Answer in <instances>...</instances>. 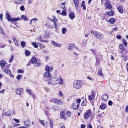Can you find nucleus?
<instances>
[{"instance_id":"36","label":"nucleus","mask_w":128,"mask_h":128,"mask_svg":"<svg viewBox=\"0 0 128 128\" xmlns=\"http://www.w3.org/2000/svg\"><path fill=\"white\" fill-rule=\"evenodd\" d=\"M21 45L22 48H24L26 45V43L22 41L21 43Z\"/></svg>"},{"instance_id":"6","label":"nucleus","mask_w":128,"mask_h":128,"mask_svg":"<svg viewBox=\"0 0 128 128\" xmlns=\"http://www.w3.org/2000/svg\"><path fill=\"white\" fill-rule=\"evenodd\" d=\"M15 112L14 110H11L8 111L5 113V115L7 116H10L11 115H14Z\"/></svg>"},{"instance_id":"31","label":"nucleus","mask_w":128,"mask_h":128,"mask_svg":"<svg viewBox=\"0 0 128 128\" xmlns=\"http://www.w3.org/2000/svg\"><path fill=\"white\" fill-rule=\"evenodd\" d=\"M19 20V18H11L10 21L12 22H16Z\"/></svg>"},{"instance_id":"4","label":"nucleus","mask_w":128,"mask_h":128,"mask_svg":"<svg viewBox=\"0 0 128 128\" xmlns=\"http://www.w3.org/2000/svg\"><path fill=\"white\" fill-rule=\"evenodd\" d=\"M91 114V110H88L86 111L84 114V117L85 118L88 119L90 116Z\"/></svg>"},{"instance_id":"21","label":"nucleus","mask_w":128,"mask_h":128,"mask_svg":"<svg viewBox=\"0 0 128 128\" xmlns=\"http://www.w3.org/2000/svg\"><path fill=\"white\" fill-rule=\"evenodd\" d=\"M12 38L15 45L16 46H18V44L17 40L14 37H12Z\"/></svg>"},{"instance_id":"52","label":"nucleus","mask_w":128,"mask_h":128,"mask_svg":"<svg viewBox=\"0 0 128 128\" xmlns=\"http://www.w3.org/2000/svg\"><path fill=\"white\" fill-rule=\"evenodd\" d=\"M122 41L125 45H126L127 44V43L126 40H125L124 39H123L122 40Z\"/></svg>"},{"instance_id":"40","label":"nucleus","mask_w":128,"mask_h":128,"mask_svg":"<svg viewBox=\"0 0 128 128\" xmlns=\"http://www.w3.org/2000/svg\"><path fill=\"white\" fill-rule=\"evenodd\" d=\"M67 30L65 28H62V33L63 34H64L66 32Z\"/></svg>"},{"instance_id":"1","label":"nucleus","mask_w":128,"mask_h":128,"mask_svg":"<svg viewBox=\"0 0 128 128\" xmlns=\"http://www.w3.org/2000/svg\"><path fill=\"white\" fill-rule=\"evenodd\" d=\"M60 81H58V78L56 77H53L50 78L48 81V83L50 85H55L57 84H63V80L60 76H59Z\"/></svg>"},{"instance_id":"59","label":"nucleus","mask_w":128,"mask_h":128,"mask_svg":"<svg viewBox=\"0 0 128 128\" xmlns=\"http://www.w3.org/2000/svg\"><path fill=\"white\" fill-rule=\"evenodd\" d=\"M53 18H54V22H56L57 21V19L54 16H53Z\"/></svg>"},{"instance_id":"7","label":"nucleus","mask_w":128,"mask_h":128,"mask_svg":"<svg viewBox=\"0 0 128 128\" xmlns=\"http://www.w3.org/2000/svg\"><path fill=\"white\" fill-rule=\"evenodd\" d=\"M79 105L75 102L73 103L72 105V107L74 110H77L79 106Z\"/></svg>"},{"instance_id":"53","label":"nucleus","mask_w":128,"mask_h":128,"mask_svg":"<svg viewBox=\"0 0 128 128\" xmlns=\"http://www.w3.org/2000/svg\"><path fill=\"white\" fill-rule=\"evenodd\" d=\"M10 64H7L4 68H5V69H8V68L10 67Z\"/></svg>"},{"instance_id":"62","label":"nucleus","mask_w":128,"mask_h":128,"mask_svg":"<svg viewBox=\"0 0 128 128\" xmlns=\"http://www.w3.org/2000/svg\"><path fill=\"white\" fill-rule=\"evenodd\" d=\"M5 91V90L4 89L0 91V94H4Z\"/></svg>"},{"instance_id":"30","label":"nucleus","mask_w":128,"mask_h":128,"mask_svg":"<svg viewBox=\"0 0 128 128\" xmlns=\"http://www.w3.org/2000/svg\"><path fill=\"white\" fill-rule=\"evenodd\" d=\"M50 72H45L44 75V76L45 77H48L50 76Z\"/></svg>"},{"instance_id":"22","label":"nucleus","mask_w":128,"mask_h":128,"mask_svg":"<svg viewBox=\"0 0 128 128\" xmlns=\"http://www.w3.org/2000/svg\"><path fill=\"white\" fill-rule=\"evenodd\" d=\"M118 9L119 12L121 13H123L124 10L123 9V8L121 6H119L118 8Z\"/></svg>"},{"instance_id":"29","label":"nucleus","mask_w":128,"mask_h":128,"mask_svg":"<svg viewBox=\"0 0 128 128\" xmlns=\"http://www.w3.org/2000/svg\"><path fill=\"white\" fill-rule=\"evenodd\" d=\"M115 21V19L114 18H111L109 20V22L111 23L112 24L114 23Z\"/></svg>"},{"instance_id":"11","label":"nucleus","mask_w":128,"mask_h":128,"mask_svg":"<svg viewBox=\"0 0 128 128\" xmlns=\"http://www.w3.org/2000/svg\"><path fill=\"white\" fill-rule=\"evenodd\" d=\"M2 70L5 73L7 74H9L11 73V71L8 69H5V68H4Z\"/></svg>"},{"instance_id":"41","label":"nucleus","mask_w":128,"mask_h":128,"mask_svg":"<svg viewBox=\"0 0 128 128\" xmlns=\"http://www.w3.org/2000/svg\"><path fill=\"white\" fill-rule=\"evenodd\" d=\"M120 48L122 50H124V48L123 46V44H120L119 46Z\"/></svg>"},{"instance_id":"51","label":"nucleus","mask_w":128,"mask_h":128,"mask_svg":"<svg viewBox=\"0 0 128 128\" xmlns=\"http://www.w3.org/2000/svg\"><path fill=\"white\" fill-rule=\"evenodd\" d=\"M74 48L76 49L78 51H80V50L79 49L78 47H77L76 46H75L74 44Z\"/></svg>"},{"instance_id":"38","label":"nucleus","mask_w":128,"mask_h":128,"mask_svg":"<svg viewBox=\"0 0 128 128\" xmlns=\"http://www.w3.org/2000/svg\"><path fill=\"white\" fill-rule=\"evenodd\" d=\"M91 33H92L96 37L99 33L98 32H97L96 31H94V32L91 31Z\"/></svg>"},{"instance_id":"16","label":"nucleus","mask_w":128,"mask_h":128,"mask_svg":"<svg viewBox=\"0 0 128 128\" xmlns=\"http://www.w3.org/2000/svg\"><path fill=\"white\" fill-rule=\"evenodd\" d=\"M66 4V3L65 2L59 4V6L60 8L65 10L66 9L65 7Z\"/></svg>"},{"instance_id":"5","label":"nucleus","mask_w":128,"mask_h":128,"mask_svg":"<svg viewBox=\"0 0 128 128\" xmlns=\"http://www.w3.org/2000/svg\"><path fill=\"white\" fill-rule=\"evenodd\" d=\"M105 6L107 8H108L110 10H111L112 9V6L108 0H106Z\"/></svg>"},{"instance_id":"32","label":"nucleus","mask_w":128,"mask_h":128,"mask_svg":"<svg viewBox=\"0 0 128 128\" xmlns=\"http://www.w3.org/2000/svg\"><path fill=\"white\" fill-rule=\"evenodd\" d=\"M30 52L28 50H25V55L27 56H29L30 54Z\"/></svg>"},{"instance_id":"24","label":"nucleus","mask_w":128,"mask_h":128,"mask_svg":"<svg viewBox=\"0 0 128 128\" xmlns=\"http://www.w3.org/2000/svg\"><path fill=\"white\" fill-rule=\"evenodd\" d=\"M106 108V104L104 103H102L100 106V108L102 110H104Z\"/></svg>"},{"instance_id":"13","label":"nucleus","mask_w":128,"mask_h":128,"mask_svg":"<svg viewBox=\"0 0 128 128\" xmlns=\"http://www.w3.org/2000/svg\"><path fill=\"white\" fill-rule=\"evenodd\" d=\"M108 96L106 94H104L101 97V98L104 101H106L108 98Z\"/></svg>"},{"instance_id":"25","label":"nucleus","mask_w":128,"mask_h":128,"mask_svg":"<svg viewBox=\"0 0 128 128\" xmlns=\"http://www.w3.org/2000/svg\"><path fill=\"white\" fill-rule=\"evenodd\" d=\"M6 18L8 20V21H10V20L11 19L10 17L9 14L8 13H7V12H6Z\"/></svg>"},{"instance_id":"19","label":"nucleus","mask_w":128,"mask_h":128,"mask_svg":"<svg viewBox=\"0 0 128 128\" xmlns=\"http://www.w3.org/2000/svg\"><path fill=\"white\" fill-rule=\"evenodd\" d=\"M69 17L70 18L73 20L75 17L74 14L73 12H71L69 14Z\"/></svg>"},{"instance_id":"35","label":"nucleus","mask_w":128,"mask_h":128,"mask_svg":"<svg viewBox=\"0 0 128 128\" xmlns=\"http://www.w3.org/2000/svg\"><path fill=\"white\" fill-rule=\"evenodd\" d=\"M14 56L13 55H11V57L9 61V62L10 63H11V62H12V61L14 60Z\"/></svg>"},{"instance_id":"10","label":"nucleus","mask_w":128,"mask_h":128,"mask_svg":"<svg viewBox=\"0 0 128 128\" xmlns=\"http://www.w3.org/2000/svg\"><path fill=\"white\" fill-rule=\"evenodd\" d=\"M6 63L4 60L1 61L0 62V64L1 68L2 70V68L6 65Z\"/></svg>"},{"instance_id":"43","label":"nucleus","mask_w":128,"mask_h":128,"mask_svg":"<svg viewBox=\"0 0 128 128\" xmlns=\"http://www.w3.org/2000/svg\"><path fill=\"white\" fill-rule=\"evenodd\" d=\"M0 32L2 34H3L5 35V34L4 32V30L2 29V27H0Z\"/></svg>"},{"instance_id":"34","label":"nucleus","mask_w":128,"mask_h":128,"mask_svg":"<svg viewBox=\"0 0 128 128\" xmlns=\"http://www.w3.org/2000/svg\"><path fill=\"white\" fill-rule=\"evenodd\" d=\"M22 19L25 21H28V19L26 18L25 16L24 15H22Z\"/></svg>"},{"instance_id":"45","label":"nucleus","mask_w":128,"mask_h":128,"mask_svg":"<svg viewBox=\"0 0 128 128\" xmlns=\"http://www.w3.org/2000/svg\"><path fill=\"white\" fill-rule=\"evenodd\" d=\"M65 115V113L64 112V111H61L60 112V116L62 117H64Z\"/></svg>"},{"instance_id":"55","label":"nucleus","mask_w":128,"mask_h":128,"mask_svg":"<svg viewBox=\"0 0 128 128\" xmlns=\"http://www.w3.org/2000/svg\"><path fill=\"white\" fill-rule=\"evenodd\" d=\"M117 29H118L117 27H116L115 28H112V32L116 31L117 30Z\"/></svg>"},{"instance_id":"48","label":"nucleus","mask_w":128,"mask_h":128,"mask_svg":"<svg viewBox=\"0 0 128 128\" xmlns=\"http://www.w3.org/2000/svg\"><path fill=\"white\" fill-rule=\"evenodd\" d=\"M22 76L21 75H18L16 77V79L18 80H19L20 78L22 77Z\"/></svg>"},{"instance_id":"50","label":"nucleus","mask_w":128,"mask_h":128,"mask_svg":"<svg viewBox=\"0 0 128 128\" xmlns=\"http://www.w3.org/2000/svg\"><path fill=\"white\" fill-rule=\"evenodd\" d=\"M20 9L22 11H24V10L25 8L23 5H22L20 6Z\"/></svg>"},{"instance_id":"37","label":"nucleus","mask_w":128,"mask_h":128,"mask_svg":"<svg viewBox=\"0 0 128 128\" xmlns=\"http://www.w3.org/2000/svg\"><path fill=\"white\" fill-rule=\"evenodd\" d=\"M60 15H62L63 16H66L67 14L65 10H63L62 12L60 13Z\"/></svg>"},{"instance_id":"58","label":"nucleus","mask_w":128,"mask_h":128,"mask_svg":"<svg viewBox=\"0 0 128 128\" xmlns=\"http://www.w3.org/2000/svg\"><path fill=\"white\" fill-rule=\"evenodd\" d=\"M125 112H128V106H127L125 108Z\"/></svg>"},{"instance_id":"56","label":"nucleus","mask_w":128,"mask_h":128,"mask_svg":"<svg viewBox=\"0 0 128 128\" xmlns=\"http://www.w3.org/2000/svg\"><path fill=\"white\" fill-rule=\"evenodd\" d=\"M112 102L111 100H109L108 102V104L109 106H112Z\"/></svg>"},{"instance_id":"60","label":"nucleus","mask_w":128,"mask_h":128,"mask_svg":"<svg viewBox=\"0 0 128 128\" xmlns=\"http://www.w3.org/2000/svg\"><path fill=\"white\" fill-rule=\"evenodd\" d=\"M66 113L68 115V116H70L71 115V113L69 111L67 112Z\"/></svg>"},{"instance_id":"54","label":"nucleus","mask_w":128,"mask_h":128,"mask_svg":"<svg viewBox=\"0 0 128 128\" xmlns=\"http://www.w3.org/2000/svg\"><path fill=\"white\" fill-rule=\"evenodd\" d=\"M63 94L62 92H58V96L60 97H62V96Z\"/></svg>"},{"instance_id":"14","label":"nucleus","mask_w":128,"mask_h":128,"mask_svg":"<svg viewBox=\"0 0 128 128\" xmlns=\"http://www.w3.org/2000/svg\"><path fill=\"white\" fill-rule=\"evenodd\" d=\"M74 46V44L73 43L70 44H68V46L67 49L68 50H70L72 49L73 48Z\"/></svg>"},{"instance_id":"23","label":"nucleus","mask_w":128,"mask_h":128,"mask_svg":"<svg viewBox=\"0 0 128 128\" xmlns=\"http://www.w3.org/2000/svg\"><path fill=\"white\" fill-rule=\"evenodd\" d=\"M16 4H22L23 2V0H14Z\"/></svg>"},{"instance_id":"12","label":"nucleus","mask_w":128,"mask_h":128,"mask_svg":"<svg viewBox=\"0 0 128 128\" xmlns=\"http://www.w3.org/2000/svg\"><path fill=\"white\" fill-rule=\"evenodd\" d=\"M73 0L75 4L76 10H77L78 8V6L79 1L78 0Z\"/></svg>"},{"instance_id":"8","label":"nucleus","mask_w":128,"mask_h":128,"mask_svg":"<svg viewBox=\"0 0 128 128\" xmlns=\"http://www.w3.org/2000/svg\"><path fill=\"white\" fill-rule=\"evenodd\" d=\"M53 68L52 66H46L45 68V70H46V72H50L53 70Z\"/></svg>"},{"instance_id":"3","label":"nucleus","mask_w":128,"mask_h":128,"mask_svg":"<svg viewBox=\"0 0 128 128\" xmlns=\"http://www.w3.org/2000/svg\"><path fill=\"white\" fill-rule=\"evenodd\" d=\"M51 100L54 103L57 104L62 105L63 103L62 100H60L57 99L52 98H51Z\"/></svg>"},{"instance_id":"61","label":"nucleus","mask_w":128,"mask_h":128,"mask_svg":"<svg viewBox=\"0 0 128 128\" xmlns=\"http://www.w3.org/2000/svg\"><path fill=\"white\" fill-rule=\"evenodd\" d=\"M116 38L118 39H120L121 38L122 36H121L120 35H118L116 36Z\"/></svg>"},{"instance_id":"17","label":"nucleus","mask_w":128,"mask_h":128,"mask_svg":"<svg viewBox=\"0 0 128 128\" xmlns=\"http://www.w3.org/2000/svg\"><path fill=\"white\" fill-rule=\"evenodd\" d=\"M95 96L94 94L93 93H92L91 95H90L88 96V98L90 100H92L95 97Z\"/></svg>"},{"instance_id":"20","label":"nucleus","mask_w":128,"mask_h":128,"mask_svg":"<svg viewBox=\"0 0 128 128\" xmlns=\"http://www.w3.org/2000/svg\"><path fill=\"white\" fill-rule=\"evenodd\" d=\"M102 69L101 68L98 70V75L101 76H103V75L102 74Z\"/></svg>"},{"instance_id":"44","label":"nucleus","mask_w":128,"mask_h":128,"mask_svg":"<svg viewBox=\"0 0 128 128\" xmlns=\"http://www.w3.org/2000/svg\"><path fill=\"white\" fill-rule=\"evenodd\" d=\"M32 45L35 48H37L38 47V46L34 42H32Z\"/></svg>"},{"instance_id":"33","label":"nucleus","mask_w":128,"mask_h":128,"mask_svg":"<svg viewBox=\"0 0 128 128\" xmlns=\"http://www.w3.org/2000/svg\"><path fill=\"white\" fill-rule=\"evenodd\" d=\"M39 122L40 124L42 126H45V124L44 123L45 122L44 120H40Z\"/></svg>"},{"instance_id":"26","label":"nucleus","mask_w":128,"mask_h":128,"mask_svg":"<svg viewBox=\"0 0 128 128\" xmlns=\"http://www.w3.org/2000/svg\"><path fill=\"white\" fill-rule=\"evenodd\" d=\"M107 14L108 16H112L114 15V12L113 11L111 10L108 12Z\"/></svg>"},{"instance_id":"2","label":"nucleus","mask_w":128,"mask_h":128,"mask_svg":"<svg viewBox=\"0 0 128 128\" xmlns=\"http://www.w3.org/2000/svg\"><path fill=\"white\" fill-rule=\"evenodd\" d=\"M82 83L79 80H76L74 81L73 84L74 87L76 89H79L82 86Z\"/></svg>"},{"instance_id":"47","label":"nucleus","mask_w":128,"mask_h":128,"mask_svg":"<svg viewBox=\"0 0 128 128\" xmlns=\"http://www.w3.org/2000/svg\"><path fill=\"white\" fill-rule=\"evenodd\" d=\"M50 126L51 128H53V121L50 120Z\"/></svg>"},{"instance_id":"64","label":"nucleus","mask_w":128,"mask_h":128,"mask_svg":"<svg viewBox=\"0 0 128 128\" xmlns=\"http://www.w3.org/2000/svg\"><path fill=\"white\" fill-rule=\"evenodd\" d=\"M88 128H92L91 124H89L88 126Z\"/></svg>"},{"instance_id":"57","label":"nucleus","mask_w":128,"mask_h":128,"mask_svg":"<svg viewBox=\"0 0 128 128\" xmlns=\"http://www.w3.org/2000/svg\"><path fill=\"white\" fill-rule=\"evenodd\" d=\"M39 46L41 48H45V46H44L43 44H40Z\"/></svg>"},{"instance_id":"18","label":"nucleus","mask_w":128,"mask_h":128,"mask_svg":"<svg viewBox=\"0 0 128 128\" xmlns=\"http://www.w3.org/2000/svg\"><path fill=\"white\" fill-rule=\"evenodd\" d=\"M24 124L26 127H29L30 126V122L29 121H27L26 122H24Z\"/></svg>"},{"instance_id":"39","label":"nucleus","mask_w":128,"mask_h":128,"mask_svg":"<svg viewBox=\"0 0 128 128\" xmlns=\"http://www.w3.org/2000/svg\"><path fill=\"white\" fill-rule=\"evenodd\" d=\"M26 90L27 92L29 94H31V92L30 91V89L28 88V87H27L26 89Z\"/></svg>"},{"instance_id":"28","label":"nucleus","mask_w":128,"mask_h":128,"mask_svg":"<svg viewBox=\"0 0 128 128\" xmlns=\"http://www.w3.org/2000/svg\"><path fill=\"white\" fill-rule=\"evenodd\" d=\"M96 38L100 39H101L103 38L102 35L100 33H98Z\"/></svg>"},{"instance_id":"63","label":"nucleus","mask_w":128,"mask_h":128,"mask_svg":"<svg viewBox=\"0 0 128 128\" xmlns=\"http://www.w3.org/2000/svg\"><path fill=\"white\" fill-rule=\"evenodd\" d=\"M2 16H3L2 14V13H1L0 14V19L1 20V21H2Z\"/></svg>"},{"instance_id":"15","label":"nucleus","mask_w":128,"mask_h":128,"mask_svg":"<svg viewBox=\"0 0 128 128\" xmlns=\"http://www.w3.org/2000/svg\"><path fill=\"white\" fill-rule=\"evenodd\" d=\"M23 91V90L22 88H18L16 90V93L17 94H20L22 93Z\"/></svg>"},{"instance_id":"46","label":"nucleus","mask_w":128,"mask_h":128,"mask_svg":"<svg viewBox=\"0 0 128 128\" xmlns=\"http://www.w3.org/2000/svg\"><path fill=\"white\" fill-rule=\"evenodd\" d=\"M18 74L20 73H23L24 72V71L21 69H18Z\"/></svg>"},{"instance_id":"9","label":"nucleus","mask_w":128,"mask_h":128,"mask_svg":"<svg viewBox=\"0 0 128 128\" xmlns=\"http://www.w3.org/2000/svg\"><path fill=\"white\" fill-rule=\"evenodd\" d=\"M51 42L53 45L56 47H60L62 46V44H58L54 40H51Z\"/></svg>"},{"instance_id":"49","label":"nucleus","mask_w":128,"mask_h":128,"mask_svg":"<svg viewBox=\"0 0 128 128\" xmlns=\"http://www.w3.org/2000/svg\"><path fill=\"white\" fill-rule=\"evenodd\" d=\"M127 54V52H126L125 53L123 54L121 56L122 58H126L127 57L126 54Z\"/></svg>"},{"instance_id":"42","label":"nucleus","mask_w":128,"mask_h":128,"mask_svg":"<svg viewBox=\"0 0 128 128\" xmlns=\"http://www.w3.org/2000/svg\"><path fill=\"white\" fill-rule=\"evenodd\" d=\"M81 99H78L76 100V101L75 102L76 103H77V104L79 105L81 101Z\"/></svg>"},{"instance_id":"27","label":"nucleus","mask_w":128,"mask_h":128,"mask_svg":"<svg viewBox=\"0 0 128 128\" xmlns=\"http://www.w3.org/2000/svg\"><path fill=\"white\" fill-rule=\"evenodd\" d=\"M31 62L32 64L36 63L37 62V60L36 58H32L31 60Z\"/></svg>"}]
</instances>
